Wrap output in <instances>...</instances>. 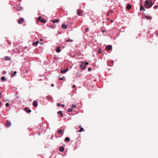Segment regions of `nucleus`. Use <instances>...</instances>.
<instances>
[{
	"label": "nucleus",
	"mask_w": 158,
	"mask_h": 158,
	"mask_svg": "<svg viewBox=\"0 0 158 158\" xmlns=\"http://www.w3.org/2000/svg\"><path fill=\"white\" fill-rule=\"evenodd\" d=\"M11 125V122L9 120L7 121V124L6 125V127H8L10 126Z\"/></svg>",
	"instance_id": "obj_6"
},
{
	"label": "nucleus",
	"mask_w": 158,
	"mask_h": 158,
	"mask_svg": "<svg viewBox=\"0 0 158 158\" xmlns=\"http://www.w3.org/2000/svg\"><path fill=\"white\" fill-rule=\"evenodd\" d=\"M57 114H60V115L61 116H63V114L62 112L61 111H59L58 112H57Z\"/></svg>",
	"instance_id": "obj_19"
},
{
	"label": "nucleus",
	"mask_w": 158,
	"mask_h": 158,
	"mask_svg": "<svg viewBox=\"0 0 158 158\" xmlns=\"http://www.w3.org/2000/svg\"><path fill=\"white\" fill-rule=\"evenodd\" d=\"M111 22H113V21L112 20H111L110 21Z\"/></svg>",
	"instance_id": "obj_47"
},
{
	"label": "nucleus",
	"mask_w": 158,
	"mask_h": 158,
	"mask_svg": "<svg viewBox=\"0 0 158 158\" xmlns=\"http://www.w3.org/2000/svg\"><path fill=\"white\" fill-rule=\"evenodd\" d=\"M68 71V68H67L65 69L64 70H62L60 71V72L61 73H64L66 72H67Z\"/></svg>",
	"instance_id": "obj_4"
},
{
	"label": "nucleus",
	"mask_w": 158,
	"mask_h": 158,
	"mask_svg": "<svg viewBox=\"0 0 158 158\" xmlns=\"http://www.w3.org/2000/svg\"><path fill=\"white\" fill-rule=\"evenodd\" d=\"M31 112V110L29 109L27 111V113H30Z\"/></svg>",
	"instance_id": "obj_32"
},
{
	"label": "nucleus",
	"mask_w": 158,
	"mask_h": 158,
	"mask_svg": "<svg viewBox=\"0 0 158 158\" xmlns=\"http://www.w3.org/2000/svg\"><path fill=\"white\" fill-rule=\"evenodd\" d=\"M58 132L59 135H61L63 134V132L62 130L60 129H59L58 130Z\"/></svg>",
	"instance_id": "obj_9"
},
{
	"label": "nucleus",
	"mask_w": 158,
	"mask_h": 158,
	"mask_svg": "<svg viewBox=\"0 0 158 158\" xmlns=\"http://www.w3.org/2000/svg\"><path fill=\"white\" fill-rule=\"evenodd\" d=\"M1 79L2 81H4L6 80V78L4 76H2L1 78Z\"/></svg>",
	"instance_id": "obj_21"
},
{
	"label": "nucleus",
	"mask_w": 158,
	"mask_h": 158,
	"mask_svg": "<svg viewBox=\"0 0 158 158\" xmlns=\"http://www.w3.org/2000/svg\"><path fill=\"white\" fill-rule=\"evenodd\" d=\"M42 124H40L39 125V126H40V127H41V126L42 125Z\"/></svg>",
	"instance_id": "obj_45"
},
{
	"label": "nucleus",
	"mask_w": 158,
	"mask_h": 158,
	"mask_svg": "<svg viewBox=\"0 0 158 158\" xmlns=\"http://www.w3.org/2000/svg\"><path fill=\"white\" fill-rule=\"evenodd\" d=\"M83 130V127H81L80 130L79 131L80 132H81Z\"/></svg>",
	"instance_id": "obj_27"
},
{
	"label": "nucleus",
	"mask_w": 158,
	"mask_h": 158,
	"mask_svg": "<svg viewBox=\"0 0 158 158\" xmlns=\"http://www.w3.org/2000/svg\"><path fill=\"white\" fill-rule=\"evenodd\" d=\"M61 27H62L64 29H65L66 28H67V25H65L64 24H62Z\"/></svg>",
	"instance_id": "obj_10"
},
{
	"label": "nucleus",
	"mask_w": 158,
	"mask_h": 158,
	"mask_svg": "<svg viewBox=\"0 0 158 158\" xmlns=\"http://www.w3.org/2000/svg\"><path fill=\"white\" fill-rule=\"evenodd\" d=\"M81 127V125H80V126H79V127Z\"/></svg>",
	"instance_id": "obj_48"
},
{
	"label": "nucleus",
	"mask_w": 158,
	"mask_h": 158,
	"mask_svg": "<svg viewBox=\"0 0 158 158\" xmlns=\"http://www.w3.org/2000/svg\"><path fill=\"white\" fill-rule=\"evenodd\" d=\"M158 6L157 5L154 6L153 7V8L154 9H156L158 8Z\"/></svg>",
	"instance_id": "obj_28"
},
{
	"label": "nucleus",
	"mask_w": 158,
	"mask_h": 158,
	"mask_svg": "<svg viewBox=\"0 0 158 158\" xmlns=\"http://www.w3.org/2000/svg\"><path fill=\"white\" fill-rule=\"evenodd\" d=\"M98 53L100 54L101 52V50H98Z\"/></svg>",
	"instance_id": "obj_37"
},
{
	"label": "nucleus",
	"mask_w": 158,
	"mask_h": 158,
	"mask_svg": "<svg viewBox=\"0 0 158 158\" xmlns=\"http://www.w3.org/2000/svg\"><path fill=\"white\" fill-rule=\"evenodd\" d=\"M112 46L111 45H108L106 46V49L107 50H109L110 49H112Z\"/></svg>",
	"instance_id": "obj_3"
},
{
	"label": "nucleus",
	"mask_w": 158,
	"mask_h": 158,
	"mask_svg": "<svg viewBox=\"0 0 158 158\" xmlns=\"http://www.w3.org/2000/svg\"><path fill=\"white\" fill-rule=\"evenodd\" d=\"M73 110V109L72 108H69L68 110V111L69 112H72Z\"/></svg>",
	"instance_id": "obj_23"
},
{
	"label": "nucleus",
	"mask_w": 158,
	"mask_h": 158,
	"mask_svg": "<svg viewBox=\"0 0 158 158\" xmlns=\"http://www.w3.org/2000/svg\"><path fill=\"white\" fill-rule=\"evenodd\" d=\"M59 150L61 152H63L64 150V148L63 147H60L59 148Z\"/></svg>",
	"instance_id": "obj_11"
},
{
	"label": "nucleus",
	"mask_w": 158,
	"mask_h": 158,
	"mask_svg": "<svg viewBox=\"0 0 158 158\" xmlns=\"http://www.w3.org/2000/svg\"><path fill=\"white\" fill-rule=\"evenodd\" d=\"M39 42L38 41H37L35 42H33L32 43L33 45L35 46H37L38 45V44L39 43Z\"/></svg>",
	"instance_id": "obj_14"
},
{
	"label": "nucleus",
	"mask_w": 158,
	"mask_h": 158,
	"mask_svg": "<svg viewBox=\"0 0 158 158\" xmlns=\"http://www.w3.org/2000/svg\"><path fill=\"white\" fill-rule=\"evenodd\" d=\"M70 140V138L69 137H66L65 138L64 141H65L68 142V141H69Z\"/></svg>",
	"instance_id": "obj_20"
},
{
	"label": "nucleus",
	"mask_w": 158,
	"mask_h": 158,
	"mask_svg": "<svg viewBox=\"0 0 158 158\" xmlns=\"http://www.w3.org/2000/svg\"><path fill=\"white\" fill-rule=\"evenodd\" d=\"M41 21L42 23H45L46 22V20L44 19H42L41 20Z\"/></svg>",
	"instance_id": "obj_25"
},
{
	"label": "nucleus",
	"mask_w": 158,
	"mask_h": 158,
	"mask_svg": "<svg viewBox=\"0 0 158 158\" xmlns=\"http://www.w3.org/2000/svg\"><path fill=\"white\" fill-rule=\"evenodd\" d=\"M131 6L130 4H128L127 6V8L128 10H130L131 9Z\"/></svg>",
	"instance_id": "obj_16"
},
{
	"label": "nucleus",
	"mask_w": 158,
	"mask_h": 158,
	"mask_svg": "<svg viewBox=\"0 0 158 158\" xmlns=\"http://www.w3.org/2000/svg\"><path fill=\"white\" fill-rule=\"evenodd\" d=\"M59 21V20L58 19H55L54 20H53L52 21V22L54 23H57Z\"/></svg>",
	"instance_id": "obj_17"
},
{
	"label": "nucleus",
	"mask_w": 158,
	"mask_h": 158,
	"mask_svg": "<svg viewBox=\"0 0 158 158\" xmlns=\"http://www.w3.org/2000/svg\"><path fill=\"white\" fill-rule=\"evenodd\" d=\"M36 133H37L38 135H40V132H36Z\"/></svg>",
	"instance_id": "obj_39"
},
{
	"label": "nucleus",
	"mask_w": 158,
	"mask_h": 158,
	"mask_svg": "<svg viewBox=\"0 0 158 158\" xmlns=\"http://www.w3.org/2000/svg\"><path fill=\"white\" fill-rule=\"evenodd\" d=\"M92 70V69L91 68L89 67L88 69V71L89 72L91 71Z\"/></svg>",
	"instance_id": "obj_29"
},
{
	"label": "nucleus",
	"mask_w": 158,
	"mask_h": 158,
	"mask_svg": "<svg viewBox=\"0 0 158 158\" xmlns=\"http://www.w3.org/2000/svg\"><path fill=\"white\" fill-rule=\"evenodd\" d=\"M142 10L145 11V9L142 6V5L141 4L140 6V10L142 11Z\"/></svg>",
	"instance_id": "obj_15"
},
{
	"label": "nucleus",
	"mask_w": 158,
	"mask_h": 158,
	"mask_svg": "<svg viewBox=\"0 0 158 158\" xmlns=\"http://www.w3.org/2000/svg\"><path fill=\"white\" fill-rule=\"evenodd\" d=\"M23 21V19L22 18L19 19L18 20V23L21 24Z\"/></svg>",
	"instance_id": "obj_8"
},
{
	"label": "nucleus",
	"mask_w": 158,
	"mask_h": 158,
	"mask_svg": "<svg viewBox=\"0 0 158 158\" xmlns=\"http://www.w3.org/2000/svg\"><path fill=\"white\" fill-rule=\"evenodd\" d=\"M17 73L16 71H15L14 73L11 74V77H13L15 76V75Z\"/></svg>",
	"instance_id": "obj_22"
},
{
	"label": "nucleus",
	"mask_w": 158,
	"mask_h": 158,
	"mask_svg": "<svg viewBox=\"0 0 158 158\" xmlns=\"http://www.w3.org/2000/svg\"><path fill=\"white\" fill-rule=\"evenodd\" d=\"M102 31H103V32H104L105 31L103 30Z\"/></svg>",
	"instance_id": "obj_46"
},
{
	"label": "nucleus",
	"mask_w": 158,
	"mask_h": 158,
	"mask_svg": "<svg viewBox=\"0 0 158 158\" xmlns=\"http://www.w3.org/2000/svg\"><path fill=\"white\" fill-rule=\"evenodd\" d=\"M9 104L8 103H6V107H8L9 106Z\"/></svg>",
	"instance_id": "obj_34"
},
{
	"label": "nucleus",
	"mask_w": 158,
	"mask_h": 158,
	"mask_svg": "<svg viewBox=\"0 0 158 158\" xmlns=\"http://www.w3.org/2000/svg\"><path fill=\"white\" fill-rule=\"evenodd\" d=\"M33 106L34 107H36L38 106V102L36 101H34L33 102Z\"/></svg>",
	"instance_id": "obj_7"
},
{
	"label": "nucleus",
	"mask_w": 158,
	"mask_h": 158,
	"mask_svg": "<svg viewBox=\"0 0 158 158\" xmlns=\"http://www.w3.org/2000/svg\"><path fill=\"white\" fill-rule=\"evenodd\" d=\"M64 78V77L62 78H59V79L61 80H63Z\"/></svg>",
	"instance_id": "obj_33"
},
{
	"label": "nucleus",
	"mask_w": 158,
	"mask_h": 158,
	"mask_svg": "<svg viewBox=\"0 0 158 158\" xmlns=\"http://www.w3.org/2000/svg\"><path fill=\"white\" fill-rule=\"evenodd\" d=\"M57 106H61L60 104L59 103H57Z\"/></svg>",
	"instance_id": "obj_38"
},
{
	"label": "nucleus",
	"mask_w": 158,
	"mask_h": 158,
	"mask_svg": "<svg viewBox=\"0 0 158 158\" xmlns=\"http://www.w3.org/2000/svg\"><path fill=\"white\" fill-rule=\"evenodd\" d=\"M88 63L84 61L82 62L80 65L81 68L82 69H84L86 65L88 64Z\"/></svg>",
	"instance_id": "obj_2"
},
{
	"label": "nucleus",
	"mask_w": 158,
	"mask_h": 158,
	"mask_svg": "<svg viewBox=\"0 0 158 158\" xmlns=\"http://www.w3.org/2000/svg\"><path fill=\"white\" fill-rule=\"evenodd\" d=\"M152 0H146L144 1V7L147 8H150L153 6Z\"/></svg>",
	"instance_id": "obj_1"
},
{
	"label": "nucleus",
	"mask_w": 158,
	"mask_h": 158,
	"mask_svg": "<svg viewBox=\"0 0 158 158\" xmlns=\"http://www.w3.org/2000/svg\"><path fill=\"white\" fill-rule=\"evenodd\" d=\"M89 31V29L88 28H87L85 29V31L86 32H87Z\"/></svg>",
	"instance_id": "obj_35"
},
{
	"label": "nucleus",
	"mask_w": 158,
	"mask_h": 158,
	"mask_svg": "<svg viewBox=\"0 0 158 158\" xmlns=\"http://www.w3.org/2000/svg\"><path fill=\"white\" fill-rule=\"evenodd\" d=\"M75 86H76V85H73V87H73V88H75Z\"/></svg>",
	"instance_id": "obj_41"
},
{
	"label": "nucleus",
	"mask_w": 158,
	"mask_h": 158,
	"mask_svg": "<svg viewBox=\"0 0 158 158\" xmlns=\"http://www.w3.org/2000/svg\"><path fill=\"white\" fill-rule=\"evenodd\" d=\"M61 51L60 47H57L56 48V52L57 53H59Z\"/></svg>",
	"instance_id": "obj_12"
},
{
	"label": "nucleus",
	"mask_w": 158,
	"mask_h": 158,
	"mask_svg": "<svg viewBox=\"0 0 158 158\" xmlns=\"http://www.w3.org/2000/svg\"><path fill=\"white\" fill-rule=\"evenodd\" d=\"M156 35L158 36V30H156Z\"/></svg>",
	"instance_id": "obj_30"
},
{
	"label": "nucleus",
	"mask_w": 158,
	"mask_h": 158,
	"mask_svg": "<svg viewBox=\"0 0 158 158\" xmlns=\"http://www.w3.org/2000/svg\"><path fill=\"white\" fill-rule=\"evenodd\" d=\"M28 72V71L27 70H26L25 73H27Z\"/></svg>",
	"instance_id": "obj_43"
},
{
	"label": "nucleus",
	"mask_w": 158,
	"mask_h": 158,
	"mask_svg": "<svg viewBox=\"0 0 158 158\" xmlns=\"http://www.w3.org/2000/svg\"><path fill=\"white\" fill-rule=\"evenodd\" d=\"M51 86H52V87H53V86H54V85L53 84H51Z\"/></svg>",
	"instance_id": "obj_42"
},
{
	"label": "nucleus",
	"mask_w": 158,
	"mask_h": 158,
	"mask_svg": "<svg viewBox=\"0 0 158 158\" xmlns=\"http://www.w3.org/2000/svg\"><path fill=\"white\" fill-rule=\"evenodd\" d=\"M41 16H39L37 20L38 21L40 20L41 19Z\"/></svg>",
	"instance_id": "obj_36"
},
{
	"label": "nucleus",
	"mask_w": 158,
	"mask_h": 158,
	"mask_svg": "<svg viewBox=\"0 0 158 158\" xmlns=\"http://www.w3.org/2000/svg\"><path fill=\"white\" fill-rule=\"evenodd\" d=\"M2 95V94L0 92V98Z\"/></svg>",
	"instance_id": "obj_40"
},
{
	"label": "nucleus",
	"mask_w": 158,
	"mask_h": 158,
	"mask_svg": "<svg viewBox=\"0 0 158 158\" xmlns=\"http://www.w3.org/2000/svg\"><path fill=\"white\" fill-rule=\"evenodd\" d=\"M4 60L6 61L10 60L11 58L9 56H5L4 57Z\"/></svg>",
	"instance_id": "obj_5"
},
{
	"label": "nucleus",
	"mask_w": 158,
	"mask_h": 158,
	"mask_svg": "<svg viewBox=\"0 0 158 158\" xmlns=\"http://www.w3.org/2000/svg\"><path fill=\"white\" fill-rule=\"evenodd\" d=\"M62 106L63 107L64 106V105H62Z\"/></svg>",
	"instance_id": "obj_44"
},
{
	"label": "nucleus",
	"mask_w": 158,
	"mask_h": 158,
	"mask_svg": "<svg viewBox=\"0 0 158 158\" xmlns=\"http://www.w3.org/2000/svg\"><path fill=\"white\" fill-rule=\"evenodd\" d=\"M16 9L17 10H20L22 9V7L19 6H17L16 7Z\"/></svg>",
	"instance_id": "obj_13"
},
{
	"label": "nucleus",
	"mask_w": 158,
	"mask_h": 158,
	"mask_svg": "<svg viewBox=\"0 0 158 158\" xmlns=\"http://www.w3.org/2000/svg\"><path fill=\"white\" fill-rule=\"evenodd\" d=\"M145 17L147 19L150 20L151 19V17L149 15H146L145 16Z\"/></svg>",
	"instance_id": "obj_18"
},
{
	"label": "nucleus",
	"mask_w": 158,
	"mask_h": 158,
	"mask_svg": "<svg viewBox=\"0 0 158 158\" xmlns=\"http://www.w3.org/2000/svg\"><path fill=\"white\" fill-rule=\"evenodd\" d=\"M17 98H18V97H17Z\"/></svg>",
	"instance_id": "obj_49"
},
{
	"label": "nucleus",
	"mask_w": 158,
	"mask_h": 158,
	"mask_svg": "<svg viewBox=\"0 0 158 158\" xmlns=\"http://www.w3.org/2000/svg\"><path fill=\"white\" fill-rule=\"evenodd\" d=\"M77 14L78 15L80 16L81 15V12L77 10Z\"/></svg>",
	"instance_id": "obj_26"
},
{
	"label": "nucleus",
	"mask_w": 158,
	"mask_h": 158,
	"mask_svg": "<svg viewBox=\"0 0 158 158\" xmlns=\"http://www.w3.org/2000/svg\"><path fill=\"white\" fill-rule=\"evenodd\" d=\"M72 106L74 108H76L77 107L76 105H74V104L72 105Z\"/></svg>",
	"instance_id": "obj_31"
},
{
	"label": "nucleus",
	"mask_w": 158,
	"mask_h": 158,
	"mask_svg": "<svg viewBox=\"0 0 158 158\" xmlns=\"http://www.w3.org/2000/svg\"><path fill=\"white\" fill-rule=\"evenodd\" d=\"M66 42H73V40L71 39L70 40H66Z\"/></svg>",
	"instance_id": "obj_24"
}]
</instances>
